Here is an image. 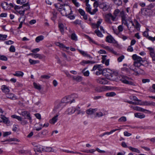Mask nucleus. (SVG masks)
<instances>
[{
  "label": "nucleus",
  "instance_id": "nucleus-61",
  "mask_svg": "<svg viewBox=\"0 0 155 155\" xmlns=\"http://www.w3.org/2000/svg\"><path fill=\"white\" fill-rule=\"evenodd\" d=\"M150 55L151 57L152 58V60L153 61H154L155 60V54L154 52L153 51L152 52H150Z\"/></svg>",
  "mask_w": 155,
  "mask_h": 155
},
{
  "label": "nucleus",
  "instance_id": "nucleus-11",
  "mask_svg": "<svg viewBox=\"0 0 155 155\" xmlns=\"http://www.w3.org/2000/svg\"><path fill=\"white\" fill-rule=\"evenodd\" d=\"M106 41L109 43H115L116 41L113 37L111 35H108L106 37Z\"/></svg>",
  "mask_w": 155,
  "mask_h": 155
},
{
  "label": "nucleus",
  "instance_id": "nucleus-13",
  "mask_svg": "<svg viewBox=\"0 0 155 155\" xmlns=\"http://www.w3.org/2000/svg\"><path fill=\"white\" fill-rule=\"evenodd\" d=\"M133 59L135 61L134 62H143L142 58L140 56H138L136 54H133L132 56Z\"/></svg>",
  "mask_w": 155,
  "mask_h": 155
},
{
  "label": "nucleus",
  "instance_id": "nucleus-64",
  "mask_svg": "<svg viewBox=\"0 0 155 155\" xmlns=\"http://www.w3.org/2000/svg\"><path fill=\"white\" fill-rule=\"evenodd\" d=\"M74 79L78 81H80L82 80V78L80 76H78L74 78Z\"/></svg>",
  "mask_w": 155,
  "mask_h": 155
},
{
  "label": "nucleus",
  "instance_id": "nucleus-50",
  "mask_svg": "<svg viewBox=\"0 0 155 155\" xmlns=\"http://www.w3.org/2000/svg\"><path fill=\"white\" fill-rule=\"evenodd\" d=\"M119 12L120 10L118 9H116L115 10L113 13V15L116 18H117V17Z\"/></svg>",
  "mask_w": 155,
  "mask_h": 155
},
{
  "label": "nucleus",
  "instance_id": "nucleus-19",
  "mask_svg": "<svg viewBox=\"0 0 155 155\" xmlns=\"http://www.w3.org/2000/svg\"><path fill=\"white\" fill-rule=\"evenodd\" d=\"M97 110V108L92 109L90 108L87 110L86 113L87 114L91 115L93 114Z\"/></svg>",
  "mask_w": 155,
  "mask_h": 155
},
{
  "label": "nucleus",
  "instance_id": "nucleus-6",
  "mask_svg": "<svg viewBox=\"0 0 155 155\" xmlns=\"http://www.w3.org/2000/svg\"><path fill=\"white\" fill-rule=\"evenodd\" d=\"M133 65L137 67L139 70H140L142 71H143L145 69V66L143 64H142L141 62H134Z\"/></svg>",
  "mask_w": 155,
  "mask_h": 155
},
{
  "label": "nucleus",
  "instance_id": "nucleus-51",
  "mask_svg": "<svg viewBox=\"0 0 155 155\" xmlns=\"http://www.w3.org/2000/svg\"><path fill=\"white\" fill-rule=\"evenodd\" d=\"M33 85L34 87L36 89L40 90L41 89V86L37 84V83L34 82L33 83Z\"/></svg>",
  "mask_w": 155,
  "mask_h": 155
},
{
  "label": "nucleus",
  "instance_id": "nucleus-53",
  "mask_svg": "<svg viewBox=\"0 0 155 155\" xmlns=\"http://www.w3.org/2000/svg\"><path fill=\"white\" fill-rule=\"evenodd\" d=\"M9 51L12 52H14L15 51V49L14 46L12 45L9 48Z\"/></svg>",
  "mask_w": 155,
  "mask_h": 155
},
{
  "label": "nucleus",
  "instance_id": "nucleus-8",
  "mask_svg": "<svg viewBox=\"0 0 155 155\" xmlns=\"http://www.w3.org/2000/svg\"><path fill=\"white\" fill-rule=\"evenodd\" d=\"M97 81L98 83L103 84H107L108 82L107 79L106 78H98L97 80Z\"/></svg>",
  "mask_w": 155,
  "mask_h": 155
},
{
  "label": "nucleus",
  "instance_id": "nucleus-42",
  "mask_svg": "<svg viewBox=\"0 0 155 155\" xmlns=\"http://www.w3.org/2000/svg\"><path fill=\"white\" fill-rule=\"evenodd\" d=\"M121 70L122 71L128 74H129L130 73V69L126 67L122 68Z\"/></svg>",
  "mask_w": 155,
  "mask_h": 155
},
{
  "label": "nucleus",
  "instance_id": "nucleus-48",
  "mask_svg": "<svg viewBox=\"0 0 155 155\" xmlns=\"http://www.w3.org/2000/svg\"><path fill=\"white\" fill-rule=\"evenodd\" d=\"M102 22V19H98V21L97 22V23H96V25L97 26V28H98Z\"/></svg>",
  "mask_w": 155,
  "mask_h": 155
},
{
  "label": "nucleus",
  "instance_id": "nucleus-62",
  "mask_svg": "<svg viewBox=\"0 0 155 155\" xmlns=\"http://www.w3.org/2000/svg\"><path fill=\"white\" fill-rule=\"evenodd\" d=\"M96 115L97 116L99 117L105 115V114H103L102 112H100L99 113H97Z\"/></svg>",
  "mask_w": 155,
  "mask_h": 155
},
{
  "label": "nucleus",
  "instance_id": "nucleus-56",
  "mask_svg": "<svg viewBox=\"0 0 155 155\" xmlns=\"http://www.w3.org/2000/svg\"><path fill=\"white\" fill-rule=\"evenodd\" d=\"M0 60L6 61H7L8 58L5 56L4 55H1Z\"/></svg>",
  "mask_w": 155,
  "mask_h": 155
},
{
  "label": "nucleus",
  "instance_id": "nucleus-52",
  "mask_svg": "<svg viewBox=\"0 0 155 155\" xmlns=\"http://www.w3.org/2000/svg\"><path fill=\"white\" fill-rule=\"evenodd\" d=\"M45 151L47 152H54V150H53L52 148L51 147H46L45 149Z\"/></svg>",
  "mask_w": 155,
  "mask_h": 155
},
{
  "label": "nucleus",
  "instance_id": "nucleus-22",
  "mask_svg": "<svg viewBox=\"0 0 155 155\" xmlns=\"http://www.w3.org/2000/svg\"><path fill=\"white\" fill-rule=\"evenodd\" d=\"M58 115L57 114L51 119L49 120V122L50 123L52 124H54L58 120Z\"/></svg>",
  "mask_w": 155,
  "mask_h": 155
},
{
  "label": "nucleus",
  "instance_id": "nucleus-35",
  "mask_svg": "<svg viewBox=\"0 0 155 155\" xmlns=\"http://www.w3.org/2000/svg\"><path fill=\"white\" fill-rule=\"evenodd\" d=\"M25 19L24 18L21 19V20H20V21H19V22H20V23L18 27L17 28L18 29H19L22 28L23 23L25 24V23L24 22Z\"/></svg>",
  "mask_w": 155,
  "mask_h": 155
},
{
  "label": "nucleus",
  "instance_id": "nucleus-16",
  "mask_svg": "<svg viewBox=\"0 0 155 155\" xmlns=\"http://www.w3.org/2000/svg\"><path fill=\"white\" fill-rule=\"evenodd\" d=\"M21 16L20 17L18 18V21H20V20L21 19H25V10H22V9L21 10H19L17 12Z\"/></svg>",
  "mask_w": 155,
  "mask_h": 155
},
{
  "label": "nucleus",
  "instance_id": "nucleus-36",
  "mask_svg": "<svg viewBox=\"0 0 155 155\" xmlns=\"http://www.w3.org/2000/svg\"><path fill=\"white\" fill-rule=\"evenodd\" d=\"M94 32L96 34V35L98 37L101 38L103 37V35L102 34L101 32L98 29H96L95 31Z\"/></svg>",
  "mask_w": 155,
  "mask_h": 155
},
{
  "label": "nucleus",
  "instance_id": "nucleus-55",
  "mask_svg": "<svg viewBox=\"0 0 155 155\" xmlns=\"http://www.w3.org/2000/svg\"><path fill=\"white\" fill-rule=\"evenodd\" d=\"M72 3L74 4L75 6L78 7L80 6V4L78 2H77V0H71Z\"/></svg>",
  "mask_w": 155,
  "mask_h": 155
},
{
  "label": "nucleus",
  "instance_id": "nucleus-37",
  "mask_svg": "<svg viewBox=\"0 0 155 155\" xmlns=\"http://www.w3.org/2000/svg\"><path fill=\"white\" fill-rule=\"evenodd\" d=\"M112 1L118 6L121 5L122 2L121 0H112Z\"/></svg>",
  "mask_w": 155,
  "mask_h": 155
},
{
  "label": "nucleus",
  "instance_id": "nucleus-57",
  "mask_svg": "<svg viewBox=\"0 0 155 155\" xmlns=\"http://www.w3.org/2000/svg\"><path fill=\"white\" fill-rule=\"evenodd\" d=\"M95 8L93 10L92 12L91 11L89 14L91 15H94L98 11L97 8Z\"/></svg>",
  "mask_w": 155,
  "mask_h": 155
},
{
  "label": "nucleus",
  "instance_id": "nucleus-31",
  "mask_svg": "<svg viewBox=\"0 0 155 155\" xmlns=\"http://www.w3.org/2000/svg\"><path fill=\"white\" fill-rule=\"evenodd\" d=\"M13 75L17 77H22L24 75V73L21 71H17L15 72V74H13Z\"/></svg>",
  "mask_w": 155,
  "mask_h": 155
},
{
  "label": "nucleus",
  "instance_id": "nucleus-28",
  "mask_svg": "<svg viewBox=\"0 0 155 155\" xmlns=\"http://www.w3.org/2000/svg\"><path fill=\"white\" fill-rule=\"evenodd\" d=\"M22 8L24 10H25V11L29 9L30 8L28 2H27L25 4H23V5L22 6Z\"/></svg>",
  "mask_w": 155,
  "mask_h": 155
},
{
  "label": "nucleus",
  "instance_id": "nucleus-4",
  "mask_svg": "<svg viewBox=\"0 0 155 155\" xmlns=\"http://www.w3.org/2000/svg\"><path fill=\"white\" fill-rule=\"evenodd\" d=\"M111 87L110 86H103L101 87H98L95 88L96 91L98 92H102L106 91L108 90H110Z\"/></svg>",
  "mask_w": 155,
  "mask_h": 155
},
{
  "label": "nucleus",
  "instance_id": "nucleus-30",
  "mask_svg": "<svg viewBox=\"0 0 155 155\" xmlns=\"http://www.w3.org/2000/svg\"><path fill=\"white\" fill-rule=\"evenodd\" d=\"M76 111H77V114H84L85 113V112L80 109V108L79 106H77L76 108Z\"/></svg>",
  "mask_w": 155,
  "mask_h": 155
},
{
  "label": "nucleus",
  "instance_id": "nucleus-33",
  "mask_svg": "<svg viewBox=\"0 0 155 155\" xmlns=\"http://www.w3.org/2000/svg\"><path fill=\"white\" fill-rule=\"evenodd\" d=\"M71 40L75 41H77L78 40V37L77 36L76 34H75L74 32L72 33L71 36Z\"/></svg>",
  "mask_w": 155,
  "mask_h": 155
},
{
  "label": "nucleus",
  "instance_id": "nucleus-12",
  "mask_svg": "<svg viewBox=\"0 0 155 155\" xmlns=\"http://www.w3.org/2000/svg\"><path fill=\"white\" fill-rule=\"evenodd\" d=\"M140 104H141L140 105L150 106L155 107V102L153 101L150 102L146 101L142 102L141 101Z\"/></svg>",
  "mask_w": 155,
  "mask_h": 155
},
{
  "label": "nucleus",
  "instance_id": "nucleus-20",
  "mask_svg": "<svg viewBox=\"0 0 155 155\" xmlns=\"http://www.w3.org/2000/svg\"><path fill=\"white\" fill-rule=\"evenodd\" d=\"M29 55H32L35 58H38L39 59H42L43 58V55L38 54L30 53Z\"/></svg>",
  "mask_w": 155,
  "mask_h": 155
},
{
  "label": "nucleus",
  "instance_id": "nucleus-32",
  "mask_svg": "<svg viewBox=\"0 0 155 155\" xmlns=\"http://www.w3.org/2000/svg\"><path fill=\"white\" fill-rule=\"evenodd\" d=\"M128 148L130 150L133 152L137 153H140V151L137 148H134L130 146Z\"/></svg>",
  "mask_w": 155,
  "mask_h": 155
},
{
  "label": "nucleus",
  "instance_id": "nucleus-59",
  "mask_svg": "<svg viewBox=\"0 0 155 155\" xmlns=\"http://www.w3.org/2000/svg\"><path fill=\"white\" fill-rule=\"evenodd\" d=\"M57 14L55 12L53 13L52 17L51 18V19L53 21H54L57 18Z\"/></svg>",
  "mask_w": 155,
  "mask_h": 155
},
{
  "label": "nucleus",
  "instance_id": "nucleus-23",
  "mask_svg": "<svg viewBox=\"0 0 155 155\" xmlns=\"http://www.w3.org/2000/svg\"><path fill=\"white\" fill-rule=\"evenodd\" d=\"M6 97L12 100H15L17 99V97L14 94L12 93L7 94Z\"/></svg>",
  "mask_w": 155,
  "mask_h": 155
},
{
  "label": "nucleus",
  "instance_id": "nucleus-43",
  "mask_svg": "<svg viewBox=\"0 0 155 155\" xmlns=\"http://www.w3.org/2000/svg\"><path fill=\"white\" fill-rule=\"evenodd\" d=\"M86 6L85 8V10L86 11L90 13V12H91V9L90 5V4H88L86 5Z\"/></svg>",
  "mask_w": 155,
  "mask_h": 155
},
{
  "label": "nucleus",
  "instance_id": "nucleus-2",
  "mask_svg": "<svg viewBox=\"0 0 155 155\" xmlns=\"http://www.w3.org/2000/svg\"><path fill=\"white\" fill-rule=\"evenodd\" d=\"M105 20L106 22L108 24H111L112 22L111 21H116L117 19L111 13H109L105 15Z\"/></svg>",
  "mask_w": 155,
  "mask_h": 155
},
{
  "label": "nucleus",
  "instance_id": "nucleus-5",
  "mask_svg": "<svg viewBox=\"0 0 155 155\" xmlns=\"http://www.w3.org/2000/svg\"><path fill=\"white\" fill-rule=\"evenodd\" d=\"M21 115L23 116L25 119H27L29 120L30 122L31 123L32 122L31 117L30 116V113L28 111H24L21 112Z\"/></svg>",
  "mask_w": 155,
  "mask_h": 155
},
{
  "label": "nucleus",
  "instance_id": "nucleus-1",
  "mask_svg": "<svg viewBox=\"0 0 155 155\" xmlns=\"http://www.w3.org/2000/svg\"><path fill=\"white\" fill-rule=\"evenodd\" d=\"M77 97L78 95L76 94H73L64 97L61 101L65 105L66 104L70 103L71 104L72 103L74 102H75L74 98Z\"/></svg>",
  "mask_w": 155,
  "mask_h": 155
},
{
  "label": "nucleus",
  "instance_id": "nucleus-21",
  "mask_svg": "<svg viewBox=\"0 0 155 155\" xmlns=\"http://www.w3.org/2000/svg\"><path fill=\"white\" fill-rule=\"evenodd\" d=\"M121 20L122 24H124L127 26L129 31L132 30V29H131V27H129V24H128L127 22V19Z\"/></svg>",
  "mask_w": 155,
  "mask_h": 155
},
{
  "label": "nucleus",
  "instance_id": "nucleus-54",
  "mask_svg": "<svg viewBox=\"0 0 155 155\" xmlns=\"http://www.w3.org/2000/svg\"><path fill=\"white\" fill-rule=\"evenodd\" d=\"M85 69H84L82 71V73H83L84 75L85 76H88L89 75V72L87 70L85 71Z\"/></svg>",
  "mask_w": 155,
  "mask_h": 155
},
{
  "label": "nucleus",
  "instance_id": "nucleus-46",
  "mask_svg": "<svg viewBox=\"0 0 155 155\" xmlns=\"http://www.w3.org/2000/svg\"><path fill=\"white\" fill-rule=\"evenodd\" d=\"M155 6V3H151L147 6V9L150 10Z\"/></svg>",
  "mask_w": 155,
  "mask_h": 155
},
{
  "label": "nucleus",
  "instance_id": "nucleus-40",
  "mask_svg": "<svg viewBox=\"0 0 155 155\" xmlns=\"http://www.w3.org/2000/svg\"><path fill=\"white\" fill-rule=\"evenodd\" d=\"M44 39V36L43 35H40L37 37L35 38V41L38 43L40 41Z\"/></svg>",
  "mask_w": 155,
  "mask_h": 155
},
{
  "label": "nucleus",
  "instance_id": "nucleus-49",
  "mask_svg": "<svg viewBox=\"0 0 155 155\" xmlns=\"http://www.w3.org/2000/svg\"><path fill=\"white\" fill-rule=\"evenodd\" d=\"M126 120V117L125 116L122 117L118 120L119 122H125Z\"/></svg>",
  "mask_w": 155,
  "mask_h": 155
},
{
  "label": "nucleus",
  "instance_id": "nucleus-15",
  "mask_svg": "<svg viewBox=\"0 0 155 155\" xmlns=\"http://www.w3.org/2000/svg\"><path fill=\"white\" fill-rule=\"evenodd\" d=\"M1 89L2 91L6 94L8 93L10 91L9 87L4 85L2 86Z\"/></svg>",
  "mask_w": 155,
  "mask_h": 155
},
{
  "label": "nucleus",
  "instance_id": "nucleus-24",
  "mask_svg": "<svg viewBox=\"0 0 155 155\" xmlns=\"http://www.w3.org/2000/svg\"><path fill=\"white\" fill-rule=\"evenodd\" d=\"M1 118L3 123L7 124H8L10 123V121L8 120V118L6 117L5 116L3 115H1Z\"/></svg>",
  "mask_w": 155,
  "mask_h": 155
},
{
  "label": "nucleus",
  "instance_id": "nucleus-25",
  "mask_svg": "<svg viewBox=\"0 0 155 155\" xmlns=\"http://www.w3.org/2000/svg\"><path fill=\"white\" fill-rule=\"evenodd\" d=\"M134 116L135 117L140 119L143 118L145 117V115L144 114L140 113H135L134 114Z\"/></svg>",
  "mask_w": 155,
  "mask_h": 155
},
{
  "label": "nucleus",
  "instance_id": "nucleus-18",
  "mask_svg": "<svg viewBox=\"0 0 155 155\" xmlns=\"http://www.w3.org/2000/svg\"><path fill=\"white\" fill-rule=\"evenodd\" d=\"M1 6L4 10H9L10 8L8 6V4L6 2H4L2 3Z\"/></svg>",
  "mask_w": 155,
  "mask_h": 155
},
{
  "label": "nucleus",
  "instance_id": "nucleus-60",
  "mask_svg": "<svg viewBox=\"0 0 155 155\" xmlns=\"http://www.w3.org/2000/svg\"><path fill=\"white\" fill-rule=\"evenodd\" d=\"M14 9L17 12L18 11H19L20 9H22V7L21 6H20L18 5H15L14 7Z\"/></svg>",
  "mask_w": 155,
  "mask_h": 155
},
{
  "label": "nucleus",
  "instance_id": "nucleus-29",
  "mask_svg": "<svg viewBox=\"0 0 155 155\" xmlns=\"http://www.w3.org/2000/svg\"><path fill=\"white\" fill-rule=\"evenodd\" d=\"M79 51L80 53L82 54L83 56H87V57L89 58H92V57L91 56V55L89 54H88L86 52L82 50H79Z\"/></svg>",
  "mask_w": 155,
  "mask_h": 155
},
{
  "label": "nucleus",
  "instance_id": "nucleus-63",
  "mask_svg": "<svg viewBox=\"0 0 155 155\" xmlns=\"http://www.w3.org/2000/svg\"><path fill=\"white\" fill-rule=\"evenodd\" d=\"M99 4L98 1H95L93 4V6L94 8H97L98 6H99Z\"/></svg>",
  "mask_w": 155,
  "mask_h": 155
},
{
  "label": "nucleus",
  "instance_id": "nucleus-34",
  "mask_svg": "<svg viewBox=\"0 0 155 155\" xmlns=\"http://www.w3.org/2000/svg\"><path fill=\"white\" fill-rule=\"evenodd\" d=\"M134 22L135 24L134 28H136L138 30H140V25L138 21L137 20L135 19L134 21Z\"/></svg>",
  "mask_w": 155,
  "mask_h": 155
},
{
  "label": "nucleus",
  "instance_id": "nucleus-27",
  "mask_svg": "<svg viewBox=\"0 0 155 155\" xmlns=\"http://www.w3.org/2000/svg\"><path fill=\"white\" fill-rule=\"evenodd\" d=\"M64 106H65V104H64L63 103V102H62V101H61L60 103L55 107V108H60V110H61L62 109V108Z\"/></svg>",
  "mask_w": 155,
  "mask_h": 155
},
{
  "label": "nucleus",
  "instance_id": "nucleus-39",
  "mask_svg": "<svg viewBox=\"0 0 155 155\" xmlns=\"http://www.w3.org/2000/svg\"><path fill=\"white\" fill-rule=\"evenodd\" d=\"M29 61L31 64H34L39 63L40 62V61L39 60H34L31 59H29Z\"/></svg>",
  "mask_w": 155,
  "mask_h": 155
},
{
  "label": "nucleus",
  "instance_id": "nucleus-47",
  "mask_svg": "<svg viewBox=\"0 0 155 155\" xmlns=\"http://www.w3.org/2000/svg\"><path fill=\"white\" fill-rule=\"evenodd\" d=\"M12 117L13 118H15L19 121H21L22 120V118L21 117L17 116L16 115H12Z\"/></svg>",
  "mask_w": 155,
  "mask_h": 155
},
{
  "label": "nucleus",
  "instance_id": "nucleus-41",
  "mask_svg": "<svg viewBox=\"0 0 155 155\" xmlns=\"http://www.w3.org/2000/svg\"><path fill=\"white\" fill-rule=\"evenodd\" d=\"M116 95V94L114 92H108L106 93V96L107 97H113Z\"/></svg>",
  "mask_w": 155,
  "mask_h": 155
},
{
  "label": "nucleus",
  "instance_id": "nucleus-3",
  "mask_svg": "<svg viewBox=\"0 0 155 155\" xmlns=\"http://www.w3.org/2000/svg\"><path fill=\"white\" fill-rule=\"evenodd\" d=\"M120 81L123 83L130 85H134L133 79L126 76L123 75L120 79Z\"/></svg>",
  "mask_w": 155,
  "mask_h": 155
},
{
  "label": "nucleus",
  "instance_id": "nucleus-45",
  "mask_svg": "<svg viewBox=\"0 0 155 155\" xmlns=\"http://www.w3.org/2000/svg\"><path fill=\"white\" fill-rule=\"evenodd\" d=\"M7 37V35H4L0 34V40L2 41H5L6 40Z\"/></svg>",
  "mask_w": 155,
  "mask_h": 155
},
{
  "label": "nucleus",
  "instance_id": "nucleus-14",
  "mask_svg": "<svg viewBox=\"0 0 155 155\" xmlns=\"http://www.w3.org/2000/svg\"><path fill=\"white\" fill-rule=\"evenodd\" d=\"M58 27L61 33L63 35L64 34V30L65 28L64 25L62 23H58ZM65 28L67 29L66 27Z\"/></svg>",
  "mask_w": 155,
  "mask_h": 155
},
{
  "label": "nucleus",
  "instance_id": "nucleus-38",
  "mask_svg": "<svg viewBox=\"0 0 155 155\" xmlns=\"http://www.w3.org/2000/svg\"><path fill=\"white\" fill-rule=\"evenodd\" d=\"M120 129H113L111 130L110 132H106L104 133V135H110V134H112L113 132L118 130H120Z\"/></svg>",
  "mask_w": 155,
  "mask_h": 155
},
{
  "label": "nucleus",
  "instance_id": "nucleus-58",
  "mask_svg": "<svg viewBox=\"0 0 155 155\" xmlns=\"http://www.w3.org/2000/svg\"><path fill=\"white\" fill-rule=\"evenodd\" d=\"M86 37L88 39L89 41L93 43L96 44V43L94 41L93 39H92L89 36L87 35H86Z\"/></svg>",
  "mask_w": 155,
  "mask_h": 155
},
{
  "label": "nucleus",
  "instance_id": "nucleus-10",
  "mask_svg": "<svg viewBox=\"0 0 155 155\" xmlns=\"http://www.w3.org/2000/svg\"><path fill=\"white\" fill-rule=\"evenodd\" d=\"M143 35L144 37H145L146 38L152 42H153L154 41H155V36L154 37L149 36L148 33L147 31H145L143 32Z\"/></svg>",
  "mask_w": 155,
  "mask_h": 155
},
{
  "label": "nucleus",
  "instance_id": "nucleus-44",
  "mask_svg": "<svg viewBox=\"0 0 155 155\" xmlns=\"http://www.w3.org/2000/svg\"><path fill=\"white\" fill-rule=\"evenodd\" d=\"M125 102L128 103L130 104H133L134 105H140V103L139 102H133L131 101H125Z\"/></svg>",
  "mask_w": 155,
  "mask_h": 155
},
{
  "label": "nucleus",
  "instance_id": "nucleus-9",
  "mask_svg": "<svg viewBox=\"0 0 155 155\" xmlns=\"http://www.w3.org/2000/svg\"><path fill=\"white\" fill-rule=\"evenodd\" d=\"M99 7L104 11H107L109 8L108 4L106 2H103L100 3L99 5Z\"/></svg>",
  "mask_w": 155,
  "mask_h": 155
},
{
  "label": "nucleus",
  "instance_id": "nucleus-26",
  "mask_svg": "<svg viewBox=\"0 0 155 155\" xmlns=\"http://www.w3.org/2000/svg\"><path fill=\"white\" fill-rule=\"evenodd\" d=\"M129 98L133 101H135V102H139L141 103V100L138 99L137 97L135 96H130Z\"/></svg>",
  "mask_w": 155,
  "mask_h": 155
},
{
  "label": "nucleus",
  "instance_id": "nucleus-17",
  "mask_svg": "<svg viewBox=\"0 0 155 155\" xmlns=\"http://www.w3.org/2000/svg\"><path fill=\"white\" fill-rule=\"evenodd\" d=\"M76 111V108L74 107H71L68 108L66 112L67 114L71 115L75 112Z\"/></svg>",
  "mask_w": 155,
  "mask_h": 155
},
{
  "label": "nucleus",
  "instance_id": "nucleus-7",
  "mask_svg": "<svg viewBox=\"0 0 155 155\" xmlns=\"http://www.w3.org/2000/svg\"><path fill=\"white\" fill-rule=\"evenodd\" d=\"M130 107L131 108H132L134 110H136L138 111H142L143 112H145V111H146L149 113L151 112L149 110H146L137 106H130Z\"/></svg>",
  "mask_w": 155,
  "mask_h": 155
}]
</instances>
